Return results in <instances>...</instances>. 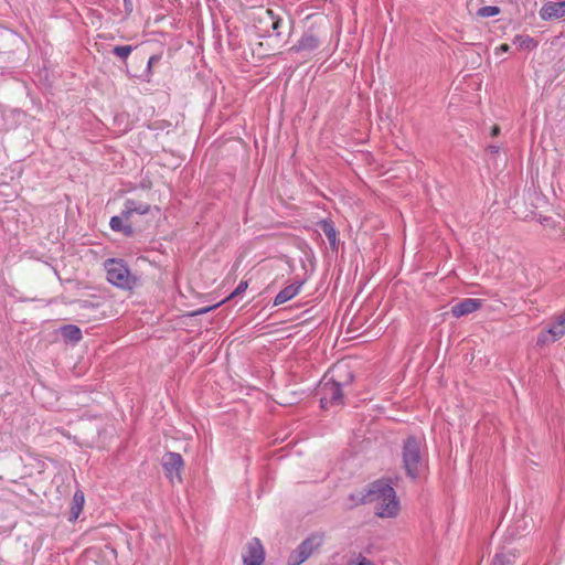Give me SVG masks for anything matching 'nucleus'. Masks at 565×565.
<instances>
[{"label": "nucleus", "mask_w": 565, "mask_h": 565, "mask_svg": "<svg viewBox=\"0 0 565 565\" xmlns=\"http://www.w3.org/2000/svg\"><path fill=\"white\" fill-rule=\"evenodd\" d=\"M302 282H294L281 289L274 299V306H279L292 299L300 291Z\"/></svg>", "instance_id": "9b49d317"}, {"label": "nucleus", "mask_w": 565, "mask_h": 565, "mask_svg": "<svg viewBox=\"0 0 565 565\" xmlns=\"http://www.w3.org/2000/svg\"><path fill=\"white\" fill-rule=\"evenodd\" d=\"M547 332L553 337V341L565 334V312L556 318L550 326Z\"/></svg>", "instance_id": "dca6fc26"}, {"label": "nucleus", "mask_w": 565, "mask_h": 565, "mask_svg": "<svg viewBox=\"0 0 565 565\" xmlns=\"http://www.w3.org/2000/svg\"><path fill=\"white\" fill-rule=\"evenodd\" d=\"M564 23H565V20H564Z\"/></svg>", "instance_id": "c9c22d12"}, {"label": "nucleus", "mask_w": 565, "mask_h": 565, "mask_svg": "<svg viewBox=\"0 0 565 565\" xmlns=\"http://www.w3.org/2000/svg\"><path fill=\"white\" fill-rule=\"evenodd\" d=\"M347 565H374L372 561L366 558L365 556L359 554L358 557L350 559Z\"/></svg>", "instance_id": "b1692460"}, {"label": "nucleus", "mask_w": 565, "mask_h": 565, "mask_svg": "<svg viewBox=\"0 0 565 565\" xmlns=\"http://www.w3.org/2000/svg\"><path fill=\"white\" fill-rule=\"evenodd\" d=\"M226 39H227V44H228V46H230V47H234L235 43H233V42L231 41V38H226Z\"/></svg>", "instance_id": "72a5a7b5"}, {"label": "nucleus", "mask_w": 565, "mask_h": 565, "mask_svg": "<svg viewBox=\"0 0 565 565\" xmlns=\"http://www.w3.org/2000/svg\"><path fill=\"white\" fill-rule=\"evenodd\" d=\"M500 13V8L497 6L481 7L477 14L482 18L494 17Z\"/></svg>", "instance_id": "412c9836"}, {"label": "nucleus", "mask_w": 565, "mask_h": 565, "mask_svg": "<svg viewBox=\"0 0 565 565\" xmlns=\"http://www.w3.org/2000/svg\"><path fill=\"white\" fill-rule=\"evenodd\" d=\"M162 467L171 482H173L174 479L181 481L180 471L183 468V459L180 454L172 451L167 452L162 458Z\"/></svg>", "instance_id": "39448f33"}, {"label": "nucleus", "mask_w": 565, "mask_h": 565, "mask_svg": "<svg viewBox=\"0 0 565 565\" xmlns=\"http://www.w3.org/2000/svg\"><path fill=\"white\" fill-rule=\"evenodd\" d=\"M248 287V284L246 280H242L238 286L235 288V290L226 298V300L228 299H233L237 296H241L242 294L245 292V290L247 289Z\"/></svg>", "instance_id": "5701e85b"}, {"label": "nucleus", "mask_w": 565, "mask_h": 565, "mask_svg": "<svg viewBox=\"0 0 565 565\" xmlns=\"http://www.w3.org/2000/svg\"><path fill=\"white\" fill-rule=\"evenodd\" d=\"M84 502V493L81 490H77L73 495L68 521L75 522L78 519L83 510Z\"/></svg>", "instance_id": "4468645a"}, {"label": "nucleus", "mask_w": 565, "mask_h": 565, "mask_svg": "<svg viewBox=\"0 0 565 565\" xmlns=\"http://www.w3.org/2000/svg\"><path fill=\"white\" fill-rule=\"evenodd\" d=\"M547 332L553 337V341L565 334V312L556 318L550 326Z\"/></svg>", "instance_id": "f3484780"}, {"label": "nucleus", "mask_w": 565, "mask_h": 565, "mask_svg": "<svg viewBox=\"0 0 565 565\" xmlns=\"http://www.w3.org/2000/svg\"><path fill=\"white\" fill-rule=\"evenodd\" d=\"M318 394L320 395V406L323 409H327L331 406L343 405L342 386L338 381H334L333 379L324 381L320 385Z\"/></svg>", "instance_id": "20e7f679"}, {"label": "nucleus", "mask_w": 565, "mask_h": 565, "mask_svg": "<svg viewBox=\"0 0 565 565\" xmlns=\"http://www.w3.org/2000/svg\"><path fill=\"white\" fill-rule=\"evenodd\" d=\"M513 44L522 51H531L537 46L535 38H515Z\"/></svg>", "instance_id": "6ab92c4d"}, {"label": "nucleus", "mask_w": 565, "mask_h": 565, "mask_svg": "<svg viewBox=\"0 0 565 565\" xmlns=\"http://www.w3.org/2000/svg\"><path fill=\"white\" fill-rule=\"evenodd\" d=\"M307 558H309L308 556H306L303 553H301V550L300 548H296L294 550L289 557H288V562L287 564L288 565H300L302 564Z\"/></svg>", "instance_id": "aec40b11"}, {"label": "nucleus", "mask_w": 565, "mask_h": 565, "mask_svg": "<svg viewBox=\"0 0 565 565\" xmlns=\"http://www.w3.org/2000/svg\"><path fill=\"white\" fill-rule=\"evenodd\" d=\"M491 565H511V559L503 554H497Z\"/></svg>", "instance_id": "393cba45"}, {"label": "nucleus", "mask_w": 565, "mask_h": 565, "mask_svg": "<svg viewBox=\"0 0 565 565\" xmlns=\"http://www.w3.org/2000/svg\"><path fill=\"white\" fill-rule=\"evenodd\" d=\"M132 51V46L130 45H120V46H115L113 52L114 54H116L117 56L121 57V58H126Z\"/></svg>", "instance_id": "4be33fe9"}, {"label": "nucleus", "mask_w": 565, "mask_h": 565, "mask_svg": "<svg viewBox=\"0 0 565 565\" xmlns=\"http://www.w3.org/2000/svg\"><path fill=\"white\" fill-rule=\"evenodd\" d=\"M499 149L500 147L499 146H495V145H490L488 147V151L491 152V153H498L499 152Z\"/></svg>", "instance_id": "2f4dec72"}, {"label": "nucleus", "mask_w": 565, "mask_h": 565, "mask_svg": "<svg viewBox=\"0 0 565 565\" xmlns=\"http://www.w3.org/2000/svg\"><path fill=\"white\" fill-rule=\"evenodd\" d=\"M151 206L143 202H138L135 200H127L125 202L124 209V217H126V222L129 220H134L135 215H146L150 212Z\"/></svg>", "instance_id": "9d476101"}, {"label": "nucleus", "mask_w": 565, "mask_h": 565, "mask_svg": "<svg viewBox=\"0 0 565 565\" xmlns=\"http://www.w3.org/2000/svg\"><path fill=\"white\" fill-rule=\"evenodd\" d=\"M540 17L544 21L565 17V0L559 2L548 1L540 9Z\"/></svg>", "instance_id": "6e6552de"}, {"label": "nucleus", "mask_w": 565, "mask_h": 565, "mask_svg": "<svg viewBox=\"0 0 565 565\" xmlns=\"http://www.w3.org/2000/svg\"><path fill=\"white\" fill-rule=\"evenodd\" d=\"M135 220H129L128 222H126V217H124V210L121 211L120 215L113 216L109 222L110 228L113 231L120 232L126 237H131L135 235Z\"/></svg>", "instance_id": "1a4fd4ad"}, {"label": "nucleus", "mask_w": 565, "mask_h": 565, "mask_svg": "<svg viewBox=\"0 0 565 565\" xmlns=\"http://www.w3.org/2000/svg\"><path fill=\"white\" fill-rule=\"evenodd\" d=\"M318 46L317 38H300L297 44L292 45L290 50L296 52L312 51Z\"/></svg>", "instance_id": "a211bd4d"}, {"label": "nucleus", "mask_w": 565, "mask_h": 565, "mask_svg": "<svg viewBox=\"0 0 565 565\" xmlns=\"http://www.w3.org/2000/svg\"><path fill=\"white\" fill-rule=\"evenodd\" d=\"M318 227L323 232V234L328 238L331 249L337 250L338 249V241H337L338 232L334 227L333 222L331 220H321L320 222H318Z\"/></svg>", "instance_id": "ddd939ff"}, {"label": "nucleus", "mask_w": 565, "mask_h": 565, "mask_svg": "<svg viewBox=\"0 0 565 565\" xmlns=\"http://www.w3.org/2000/svg\"><path fill=\"white\" fill-rule=\"evenodd\" d=\"M281 23H282L281 19L273 20V22H271V28H273L274 31H276V36L280 35V32L278 31V29H279Z\"/></svg>", "instance_id": "cd10ccee"}, {"label": "nucleus", "mask_w": 565, "mask_h": 565, "mask_svg": "<svg viewBox=\"0 0 565 565\" xmlns=\"http://www.w3.org/2000/svg\"><path fill=\"white\" fill-rule=\"evenodd\" d=\"M322 534H311L298 545V548H300L301 553L309 557L316 550H318L322 545Z\"/></svg>", "instance_id": "f8f14e48"}, {"label": "nucleus", "mask_w": 565, "mask_h": 565, "mask_svg": "<svg viewBox=\"0 0 565 565\" xmlns=\"http://www.w3.org/2000/svg\"><path fill=\"white\" fill-rule=\"evenodd\" d=\"M160 60L159 55H151L148 60V67L150 68L154 63H158Z\"/></svg>", "instance_id": "c85d7f7f"}, {"label": "nucleus", "mask_w": 565, "mask_h": 565, "mask_svg": "<svg viewBox=\"0 0 565 565\" xmlns=\"http://www.w3.org/2000/svg\"><path fill=\"white\" fill-rule=\"evenodd\" d=\"M221 305L217 303V305H214V306H209V307H204V308H201V309H198L196 311L192 312L191 316H201V315H204L213 309H215L216 307H218Z\"/></svg>", "instance_id": "a878e982"}, {"label": "nucleus", "mask_w": 565, "mask_h": 565, "mask_svg": "<svg viewBox=\"0 0 565 565\" xmlns=\"http://www.w3.org/2000/svg\"><path fill=\"white\" fill-rule=\"evenodd\" d=\"M265 551L259 539L254 537L247 543V553L243 555L244 565H263Z\"/></svg>", "instance_id": "423d86ee"}, {"label": "nucleus", "mask_w": 565, "mask_h": 565, "mask_svg": "<svg viewBox=\"0 0 565 565\" xmlns=\"http://www.w3.org/2000/svg\"><path fill=\"white\" fill-rule=\"evenodd\" d=\"M60 331L63 339L72 343H77L83 338L81 329L75 324L63 326Z\"/></svg>", "instance_id": "2eb2a0df"}, {"label": "nucleus", "mask_w": 565, "mask_h": 565, "mask_svg": "<svg viewBox=\"0 0 565 565\" xmlns=\"http://www.w3.org/2000/svg\"><path fill=\"white\" fill-rule=\"evenodd\" d=\"M107 280L121 289H132L137 286L138 278L130 274V270L122 259L109 258L105 262Z\"/></svg>", "instance_id": "7ed1b4c3"}, {"label": "nucleus", "mask_w": 565, "mask_h": 565, "mask_svg": "<svg viewBox=\"0 0 565 565\" xmlns=\"http://www.w3.org/2000/svg\"><path fill=\"white\" fill-rule=\"evenodd\" d=\"M352 501L350 509L372 502H377L375 514L380 518H394L399 511V502L394 488L386 480H376L358 494L349 495Z\"/></svg>", "instance_id": "f257e3e1"}, {"label": "nucleus", "mask_w": 565, "mask_h": 565, "mask_svg": "<svg viewBox=\"0 0 565 565\" xmlns=\"http://www.w3.org/2000/svg\"><path fill=\"white\" fill-rule=\"evenodd\" d=\"M402 458L407 477L416 479L424 468L420 441L417 437L409 436L404 440Z\"/></svg>", "instance_id": "f03ea898"}, {"label": "nucleus", "mask_w": 565, "mask_h": 565, "mask_svg": "<svg viewBox=\"0 0 565 565\" xmlns=\"http://www.w3.org/2000/svg\"><path fill=\"white\" fill-rule=\"evenodd\" d=\"M124 4H125V10L126 11H128V12L132 11V2H131V0H124Z\"/></svg>", "instance_id": "7c9ffc66"}, {"label": "nucleus", "mask_w": 565, "mask_h": 565, "mask_svg": "<svg viewBox=\"0 0 565 565\" xmlns=\"http://www.w3.org/2000/svg\"><path fill=\"white\" fill-rule=\"evenodd\" d=\"M499 134H500V127L498 125H493L491 127L490 136L494 138V137L499 136Z\"/></svg>", "instance_id": "c756f323"}, {"label": "nucleus", "mask_w": 565, "mask_h": 565, "mask_svg": "<svg viewBox=\"0 0 565 565\" xmlns=\"http://www.w3.org/2000/svg\"><path fill=\"white\" fill-rule=\"evenodd\" d=\"M510 49V46L508 44H502L500 45V47L498 49V51H501V52H508ZM499 52H497L498 54Z\"/></svg>", "instance_id": "473e14b6"}, {"label": "nucleus", "mask_w": 565, "mask_h": 565, "mask_svg": "<svg viewBox=\"0 0 565 565\" xmlns=\"http://www.w3.org/2000/svg\"><path fill=\"white\" fill-rule=\"evenodd\" d=\"M221 38H216V41H215V44H220L221 45V42H220Z\"/></svg>", "instance_id": "f704fd0d"}, {"label": "nucleus", "mask_w": 565, "mask_h": 565, "mask_svg": "<svg viewBox=\"0 0 565 565\" xmlns=\"http://www.w3.org/2000/svg\"><path fill=\"white\" fill-rule=\"evenodd\" d=\"M78 305H79L81 309H94V308L98 307V305H96V303H94V302H92L89 300H81L78 302Z\"/></svg>", "instance_id": "bb28decb"}, {"label": "nucleus", "mask_w": 565, "mask_h": 565, "mask_svg": "<svg viewBox=\"0 0 565 565\" xmlns=\"http://www.w3.org/2000/svg\"><path fill=\"white\" fill-rule=\"evenodd\" d=\"M481 306V299L465 298L451 307V315L456 318H460L479 310Z\"/></svg>", "instance_id": "0eeeda50"}]
</instances>
